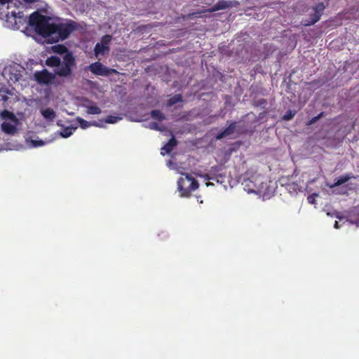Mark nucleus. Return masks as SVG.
<instances>
[{
	"mask_svg": "<svg viewBox=\"0 0 359 359\" xmlns=\"http://www.w3.org/2000/svg\"><path fill=\"white\" fill-rule=\"evenodd\" d=\"M238 4V1H219L216 4H215L212 8H210L208 10V11L215 12L219 10L225 9L226 8L233 7L237 6Z\"/></svg>",
	"mask_w": 359,
	"mask_h": 359,
	"instance_id": "nucleus-11",
	"label": "nucleus"
},
{
	"mask_svg": "<svg viewBox=\"0 0 359 359\" xmlns=\"http://www.w3.org/2000/svg\"><path fill=\"white\" fill-rule=\"evenodd\" d=\"M121 119V117H120V116H108L105 118V120H104V123L114 124V123H117V122H118V121H120Z\"/></svg>",
	"mask_w": 359,
	"mask_h": 359,
	"instance_id": "nucleus-27",
	"label": "nucleus"
},
{
	"mask_svg": "<svg viewBox=\"0 0 359 359\" xmlns=\"http://www.w3.org/2000/svg\"><path fill=\"white\" fill-rule=\"evenodd\" d=\"M91 126H96L99 128L104 127V124L102 123H98L97 121H93L91 122Z\"/></svg>",
	"mask_w": 359,
	"mask_h": 359,
	"instance_id": "nucleus-32",
	"label": "nucleus"
},
{
	"mask_svg": "<svg viewBox=\"0 0 359 359\" xmlns=\"http://www.w3.org/2000/svg\"><path fill=\"white\" fill-rule=\"evenodd\" d=\"M55 76L47 69L36 71L34 74V80L40 85H49L54 82Z\"/></svg>",
	"mask_w": 359,
	"mask_h": 359,
	"instance_id": "nucleus-8",
	"label": "nucleus"
},
{
	"mask_svg": "<svg viewBox=\"0 0 359 359\" xmlns=\"http://www.w3.org/2000/svg\"><path fill=\"white\" fill-rule=\"evenodd\" d=\"M302 188H303V181L290 182L286 185L287 190L291 194H297L298 192L302 191Z\"/></svg>",
	"mask_w": 359,
	"mask_h": 359,
	"instance_id": "nucleus-14",
	"label": "nucleus"
},
{
	"mask_svg": "<svg viewBox=\"0 0 359 359\" xmlns=\"http://www.w3.org/2000/svg\"><path fill=\"white\" fill-rule=\"evenodd\" d=\"M323 115V113H320L319 115L313 117L310 121H309V125L311 124H313L315 122H316Z\"/></svg>",
	"mask_w": 359,
	"mask_h": 359,
	"instance_id": "nucleus-31",
	"label": "nucleus"
},
{
	"mask_svg": "<svg viewBox=\"0 0 359 359\" xmlns=\"http://www.w3.org/2000/svg\"><path fill=\"white\" fill-rule=\"evenodd\" d=\"M25 68L20 64L11 62L6 65L2 71V76L11 84L23 86Z\"/></svg>",
	"mask_w": 359,
	"mask_h": 359,
	"instance_id": "nucleus-4",
	"label": "nucleus"
},
{
	"mask_svg": "<svg viewBox=\"0 0 359 359\" xmlns=\"http://www.w3.org/2000/svg\"><path fill=\"white\" fill-rule=\"evenodd\" d=\"M18 100V95L13 88L9 89L6 86L0 88V102H2L4 108L11 107V105Z\"/></svg>",
	"mask_w": 359,
	"mask_h": 359,
	"instance_id": "nucleus-7",
	"label": "nucleus"
},
{
	"mask_svg": "<svg viewBox=\"0 0 359 359\" xmlns=\"http://www.w3.org/2000/svg\"><path fill=\"white\" fill-rule=\"evenodd\" d=\"M334 193L338 194L339 192H337L336 190L333 191Z\"/></svg>",
	"mask_w": 359,
	"mask_h": 359,
	"instance_id": "nucleus-36",
	"label": "nucleus"
},
{
	"mask_svg": "<svg viewBox=\"0 0 359 359\" xmlns=\"http://www.w3.org/2000/svg\"><path fill=\"white\" fill-rule=\"evenodd\" d=\"M46 65L55 68L61 63L60 58L57 56H51L46 60Z\"/></svg>",
	"mask_w": 359,
	"mask_h": 359,
	"instance_id": "nucleus-19",
	"label": "nucleus"
},
{
	"mask_svg": "<svg viewBox=\"0 0 359 359\" xmlns=\"http://www.w3.org/2000/svg\"><path fill=\"white\" fill-rule=\"evenodd\" d=\"M76 121L82 129H86L91 126V122H88L81 117H77Z\"/></svg>",
	"mask_w": 359,
	"mask_h": 359,
	"instance_id": "nucleus-26",
	"label": "nucleus"
},
{
	"mask_svg": "<svg viewBox=\"0 0 359 359\" xmlns=\"http://www.w3.org/2000/svg\"><path fill=\"white\" fill-rule=\"evenodd\" d=\"M25 4H31L35 2L39 1V0H23Z\"/></svg>",
	"mask_w": 359,
	"mask_h": 359,
	"instance_id": "nucleus-33",
	"label": "nucleus"
},
{
	"mask_svg": "<svg viewBox=\"0 0 359 359\" xmlns=\"http://www.w3.org/2000/svg\"><path fill=\"white\" fill-rule=\"evenodd\" d=\"M76 129V127L69 126L60 131L59 135L64 138H67L73 134Z\"/></svg>",
	"mask_w": 359,
	"mask_h": 359,
	"instance_id": "nucleus-20",
	"label": "nucleus"
},
{
	"mask_svg": "<svg viewBox=\"0 0 359 359\" xmlns=\"http://www.w3.org/2000/svg\"><path fill=\"white\" fill-rule=\"evenodd\" d=\"M328 215H331V216H335L336 217L339 218V219H341L342 217L341 216L339 215V214L337 212H335V213H332V214H330V213H327Z\"/></svg>",
	"mask_w": 359,
	"mask_h": 359,
	"instance_id": "nucleus-34",
	"label": "nucleus"
},
{
	"mask_svg": "<svg viewBox=\"0 0 359 359\" xmlns=\"http://www.w3.org/2000/svg\"><path fill=\"white\" fill-rule=\"evenodd\" d=\"M147 128H149L151 130L163 131L165 127L163 125H160L156 122H149L147 125L145 126Z\"/></svg>",
	"mask_w": 359,
	"mask_h": 359,
	"instance_id": "nucleus-23",
	"label": "nucleus"
},
{
	"mask_svg": "<svg viewBox=\"0 0 359 359\" xmlns=\"http://www.w3.org/2000/svg\"><path fill=\"white\" fill-rule=\"evenodd\" d=\"M167 166L171 169L176 170L178 173L184 175L181 170V168L178 167L177 164L169 161L167 162ZM198 183L191 175L188 174L184 175V177H180L177 181V190L180 193V196L186 197L189 196L191 191L197 189Z\"/></svg>",
	"mask_w": 359,
	"mask_h": 359,
	"instance_id": "nucleus-3",
	"label": "nucleus"
},
{
	"mask_svg": "<svg viewBox=\"0 0 359 359\" xmlns=\"http://www.w3.org/2000/svg\"><path fill=\"white\" fill-rule=\"evenodd\" d=\"M353 176L351 174H346L341 176H339L336 179V182L333 184L327 183L326 185L331 189H334L336 187H339L346 182H347L350 179L353 178Z\"/></svg>",
	"mask_w": 359,
	"mask_h": 359,
	"instance_id": "nucleus-15",
	"label": "nucleus"
},
{
	"mask_svg": "<svg viewBox=\"0 0 359 359\" xmlns=\"http://www.w3.org/2000/svg\"><path fill=\"white\" fill-rule=\"evenodd\" d=\"M21 6L22 3L19 0H0V18L4 20L5 27L13 29H22L23 32L30 27L51 43L65 39L75 29L72 22L55 24L51 22L50 18L38 11L27 18L21 11Z\"/></svg>",
	"mask_w": 359,
	"mask_h": 359,
	"instance_id": "nucleus-1",
	"label": "nucleus"
},
{
	"mask_svg": "<svg viewBox=\"0 0 359 359\" xmlns=\"http://www.w3.org/2000/svg\"><path fill=\"white\" fill-rule=\"evenodd\" d=\"M151 116L154 119L158 121H163L165 119L164 114L159 110H153L151 112Z\"/></svg>",
	"mask_w": 359,
	"mask_h": 359,
	"instance_id": "nucleus-24",
	"label": "nucleus"
},
{
	"mask_svg": "<svg viewBox=\"0 0 359 359\" xmlns=\"http://www.w3.org/2000/svg\"><path fill=\"white\" fill-rule=\"evenodd\" d=\"M347 221L359 226V205L350 210L347 216Z\"/></svg>",
	"mask_w": 359,
	"mask_h": 359,
	"instance_id": "nucleus-13",
	"label": "nucleus"
},
{
	"mask_svg": "<svg viewBox=\"0 0 359 359\" xmlns=\"http://www.w3.org/2000/svg\"><path fill=\"white\" fill-rule=\"evenodd\" d=\"M111 41L110 35H105L102 38L101 43H97L94 48L95 55L97 58L100 59V55H104L109 51V44Z\"/></svg>",
	"mask_w": 359,
	"mask_h": 359,
	"instance_id": "nucleus-10",
	"label": "nucleus"
},
{
	"mask_svg": "<svg viewBox=\"0 0 359 359\" xmlns=\"http://www.w3.org/2000/svg\"><path fill=\"white\" fill-rule=\"evenodd\" d=\"M176 145V140L174 137H172L169 142L161 148V155L164 156L166 154H169Z\"/></svg>",
	"mask_w": 359,
	"mask_h": 359,
	"instance_id": "nucleus-16",
	"label": "nucleus"
},
{
	"mask_svg": "<svg viewBox=\"0 0 359 359\" xmlns=\"http://www.w3.org/2000/svg\"><path fill=\"white\" fill-rule=\"evenodd\" d=\"M86 113L88 114H100L101 109L96 105H85Z\"/></svg>",
	"mask_w": 359,
	"mask_h": 359,
	"instance_id": "nucleus-21",
	"label": "nucleus"
},
{
	"mask_svg": "<svg viewBox=\"0 0 359 359\" xmlns=\"http://www.w3.org/2000/svg\"><path fill=\"white\" fill-rule=\"evenodd\" d=\"M182 101V97L181 95L177 94L172 97H170L168 100V105L172 106L177 102H180Z\"/></svg>",
	"mask_w": 359,
	"mask_h": 359,
	"instance_id": "nucleus-25",
	"label": "nucleus"
},
{
	"mask_svg": "<svg viewBox=\"0 0 359 359\" xmlns=\"http://www.w3.org/2000/svg\"><path fill=\"white\" fill-rule=\"evenodd\" d=\"M236 123H231L228 128H226L224 131L217 135L216 138L217 140H221L224 137L231 136L235 130Z\"/></svg>",
	"mask_w": 359,
	"mask_h": 359,
	"instance_id": "nucleus-17",
	"label": "nucleus"
},
{
	"mask_svg": "<svg viewBox=\"0 0 359 359\" xmlns=\"http://www.w3.org/2000/svg\"><path fill=\"white\" fill-rule=\"evenodd\" d=\"M242 185L248 194L253 193L266 198H270L274 192V187L269 184L267 180L259 174L248 173Z\"/></svg>",
	"mask_w": 359,
	"mask_h": 359,
	"instance_id": "nucleus-2",
	"label": "nucleus"
},
{
	"mask_svg": "<svg viewBox=\"0 0 359 359\" xmlns=\"http://www.w3.org/2000/svg\"><path fill=\"white\" fill-rule=\"evenodd\" d=\"M88 69L97 76H107L111 73H116L114 69H110L99 62H95L88 66Z\"/></svg>",
	"mask_w": 359,
	"mask_h": 359,
	"instance_id": "nucleus-9",
	"label": "nucleus"
},
{
	"mask_svg": "<svg viewBox=\"0 0 359 359\" xmlns=\"http://www.w3.org/2000/svg\"><path fill=\"white\" fill-rule=\"evenodd\" d=\"M0 116L3 120L1 123V130L6 134L14 135L18 131L20 121L15 115L6 109L0 113Z\"/></svg>",
	"mask_w": 359,
	"mask_h": 359,
	"instance_id": "nucleus-5",
	"label": "nucleus"
},
{
	"mask_svg": "<svg viewBox=\"0 0 359 359\" xmlns=\"http://www.w3.org/2000/svg\"><path fill=\"white\" fill-rule=\"evenodd\" d=\"M294 116V113H292L291 111H287L283 116V119L288 121L292 118Z\"/></svg>",
	"mask_w": 359,
	"mask_h": 359,
	"instance_id": "nucleus-30",
	"label": "nucleus"
},
{
	"mask_svg": "<svg viewBox=\"0 0 359 359\" xmlns=\"http://www.w3.org/2000/svg\"><path fill=\"white\" fill-rule=\"evenodd\" d=\"M40 112L43 117L48 121H53L56 116L55 112L50 108L41 109Z\"/></svg>",
	"mask_w": 359,
	"mask_h": 359,
	"instance_id": "nucleus-18",
	"label": "nucleus"
},
{
	"mask_svg": "<svg viewBox=\"0 0 359 359\" xmlns=\"http://www.w3.org/2000/svg\"><path fill=\"white\" fill-rule=\"evenodd\" d=\"M317 196H318V194H313L312 195L309 196L307 198L308 202L311 204H314Z\"/></svg>",
	"mask_w": 359,
	"mask_h": 359,
	"instance_id": "nucleus-29",
	"label": "nucleus"
},
{
	"mask_svg": "<svg viewBox=\"0 0 359 359\" xmlns=\"http://www.w3.org/2000/svg\"><path fill=\"white\" fill-rule=\"evenodd\" d=\"M75 65L74 57L72 53H66L63 57V62L55 69V73L60 76H69L72 74V67Z\"/></svg>",
	"mask_w": 359,
	"mask_h": 359,
	"instance_id": "nucleus-6",
	"label": "nucleus"
},
{
	"mask_svg": "<svg viewBox=\"0 0 359 359\" xmlns=\"http://www.w3.org/2000/svg\"><path fill=\"white\" fill-rule=\"evenodd\" d=\"M55 138H52L46 141L41 140H32L31 142L32 146L34 147H38L43 146L46 144L50 143L53 141Z\"/></svg>",
	"mask_w": 359,
	"mask_h": 359,
	"instance_id": "nucleus-22",
	"label": "nucleus"
},
{
	"mask_svg": "<svg viewBox=\"0 0 359 359\" xmlns=\"http://www.w3.org/2000/svg\"><path fill=\"white\" fill-rule=\"evenodd\" d=\"M53 49L55 52L59 53H68L67 51V48L63 46H53Z\"/></svg>",
	"mask_w": 359,
	"mask_h": 359,
	"instance_id": "nucleus-28",
	"label": "nucleus"
},
{
	"mask_svg": "<svg viewBox=\"0 0 359 359\" xmlns=\"http://www.w3.org/2000/svg\"><path fill=\"white\" fill-rule=\"evenodd\" d=\"M334 228L335 229H339V222H335V223H334Z\"/></svg>",
	"mask_w": 359,
	"mask_h": 359,
	"instance_id": "nucleus-35",
	"label": "nucleus"
},
{
	"mask_svg": "<svg viewBox=\"0 0 359 359\" xmlns=\"http://www.w3.org/2000/svg\"><path fill=\"white\" fill-rule=\"evenodd\" d=\"M325 8V6L323 3L318 4L313 9V13L311 15V21L306 25L314 24L318 22L320 20Z\"/></svg>",
	"mask_w": 359,
	"mask_h": 359,
	"instance_id": "nucleus-12",
	"label": "nucleus"
}]
</instances>
